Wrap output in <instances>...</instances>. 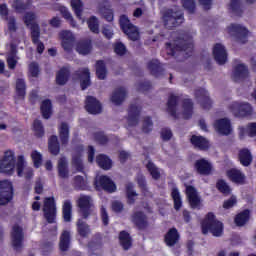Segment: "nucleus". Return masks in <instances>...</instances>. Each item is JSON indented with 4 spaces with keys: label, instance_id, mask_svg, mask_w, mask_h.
<instances>
[{
    "label": "nucleus",
    "instance_id": "obj_26",
    "mask_svg": "<svg viewBox=\"0 0 256 256\" xmlns=\"http://www.w3.org/2000/svg\"><path fill=\"white\" fill-rule=\"evenodd\" d=\"M127 97V91H125V88H118L113 91L110 101L114 105H121L123 101H125V98Z\"/></svg>",
    "mask_w": 256,
    "mask_h": 256
},
{
    "label": "nucleus",
    "instance_id": "obj_12",
    "mask_svg": "<svg viewBox=\"0 0 256 256\" xmlns=\"http://www.w3.org/2000/svg\"><path fill=\"white\" fill-rule=\"evenodd\" d=\"M16 171L18 177H26V179H31L33 177V169L27 166L25 156L23 155L17 156Z\"/></svg>",
    "mask_w": 256,
    "mask_h": 256
},
{
    "label": "nucleus",
    "instance_id": "obj_22",
    "mask_svg": "<svg viewBox=\"0 0 256 256\" xmlns=\"http://www.w3.org/2000/svg\"><path fill=\"white\" fill-rule=\"evenodd\" d=\"M213 55L219 65H225L227 63V50H225L223 44H216L214 46Z\"/></svg>",
    "mask_w": 256,
    "mask_h": 256
},
{
    "label": "nucleus",
    "instance_id": "obj_43",
    "mask_svg": "<svg viewBox=\"0 0 256 256\" xmlns=\"http://www.w3.org/2000/svg\"><path fill=\"white\" fill-rule=\"evenodd\" d=\"M119 241L123 249L127 250L131 247V236H129V233L125 231L120 232Z\"/></svg>",
    "mask_w": 256,
    "mask_h": 256
},
{
    "label": "nucleus",
    "instance_id": "obj_39",
    "mask_svg": "<svg viewBox=\"0 0 256 256\" xmlns=\"http://www.w3.org/2000/svg\"><path fill=\"white\" fill-rule=\"evenodd\" d=\"M245 133L249 137H256V122L249 123L247 127H240V136L244 137Z\"/></svg>",
    "mask_w": 256,
    "mask_h": 256
},
{
    "label": "nucleus",
    "instance_id": "obj_48",
    "mask_svg": "<svg viewBox=\"0 0 256 256\" xmlns=\"http://www.w3.org/2000/svg\"><path fill=\"white\" fill-rule=\"evenodd\" d=\"M89 68H83L81 70V87L82 90L88 88L91 85V80H89Z\"/></svg>",
    "mask_w": 256,
    "mask_h": 256
},
{
    "label": "nucleus",
    "instance_id": "obj_9",
    "mask_svg": "<svg viewBox=\"0 0 256 256\" xmlns=\"http://www.w3.org/2000/svg\"><path fill=\"white\" fill-rule=\"evenodd\" d=\"M227 33L232 37H236L238 43H247V35H249L247 28L239 24H231L227 27Z\"/></svg>",
    "mask_w": 256,
    "mask_h": 256
},
{
    "label": "nucleus",
    "instance_id": "obj_13",
    "mask_svg": "<svg viewBox=\"0 0 256 256\" xmlns=\"http://www.w3.org/2000/svg\"><path fill=\"white\" fill-rule=\"evenodd\" d=\"M11 243L15 251H21L23 248V228L17 224L12 227Z\"/></svg>",
    "mask_w": 256,
    "mask_h": 256
},
{
    "label": "nucleus",
    "instance_id": "obj_64",
    "mask_svg": "<svg viewBox=\"0 0 256 256\" xmlns=\"http://www.w3.org/2000/svg\"><path fill=\"white\" fill-rule=\"evenodd\" d=\"M29 73H30L31 77H38V75H39V65L35 62H32L29 65Z\"/></svg>",
    "mask_w": 256,
    "mask_h": 256
},
{
    "label": "nucleus",
    "instance_id": "obj_36",
    "mask_svg": "<svg viewBox=\"0 0 256 256\" xmlns=\"http://www.w3.org/2000/svg\"><path fill=\"white\" fill-rule=\"evenodd\" d=\"M35 19H37V15L35 14V12H27L23 18L26 27H30L31 33L33 29H35V27H39L38 24H35V22H33L35 21Z\"/></svg>",
    "mask_w": 256,
    "mask_h": 256
},
{
    "label": "nucleus",
    "instance_id": "obj_63",
    "mask_svg": "<svg viewBox=\"0 0 256 256\" xmlns=\"http://www.w3.org/2000/svg\"><path fill=\"white\" fill-rule=\"evenodd\" d=\"M183 7L188 13H195V0H183Z\"/></svg>",
    "mask_w": 256,
    "mask_h": 256
},
{
    "label": "nucleus",
    "instance_id": "obj_4",
    "mask_svg": "<svg viewBox=\"0 0 256 256\" xmlns=\"http://www.w3.org/2000/svg\"><path fill=\"white\" fill-rule=\"evenodd\" d=\"M164 25L168 29L177 27L183 23V12L177 10V8L167 10L163 15Z\"/></svg>",
    "mask_w": 256,
    "mask_h": 256
},
{
    "label": "nucleus",
    "instance_id": "obj_50",
    "mask_svg": "<svg viewBox=\"0 0 256 256\" xmlns=\"http://www.w3.org/2000/svg\"><path fill=\"white\" fill-rule=\"evenodd\" d=\"M77 229H78V233H79V235H81V237H87V235H89V233H91V230L89 229V225H87V223L83 222V220H78Z\"/></svg>",
    "mask_w": 256,
    "mask_h": 256
},
{
    "label": "nucleus",
    "instance_id": "obj_61",
    "mask_svg": "<svg viewBox=\"0 0 256 256\" xmlns=\"http://www.w3.org/2000/svg\"><path fill=\"white\" fill-rule=\"evenodd\" d=\"M148 69L153 73V75H157V72L161 71V66H159L158 60H152L148 63Z\"/></svg>",
    "mask_w": 256,
    "mask_h": 256
},
{
    "label": "nucleus",
    "instance_id": "obj_62",
    "mask_svg": "<svg viewBox=\"0 0 256 256\" xmlns=\"http://www.w3.org/2000/svg\"><path fill=\"white\" fill-rule=\"evenodd\" d=\"M114 51L116 55L123 56L127 53V48L125 47V44L119 42L115 44Z\"/></svg>",
    "mask_w": 256,
    "mask_h": 256
},
{
    "label": "nucleus",
    "instance_id": "obj_45",
    "mask_svg": "<svg viewBox=\"0 0 256 256\" xmlns=\"http://www.w3.org/2000/svg\"><path fill=\"white\" fill-rule=\"evenodd\" d=\"M42 115L44 119H49L51 117L52 109H51V100H44L40 106Z\"/></svg>",
    "mask_w": 256,
    "mask_h": 256
},
{
    "label": "nucleus",
    "instance_id": "obj_23",
    "mask_svg": "<svg viewBox=\"0 0 256 256\" xmlns=\"http://www.w3.org/2000/svg\"><path fill=\"white\" fill-rule=\"evenodd\" d=\"M32 37V43L36 46V51L40 55L45 51V44L39 40V37H41V31L39 29V26H35L33 28V31L31 32Z\"/></svg>",
    "mask_w": 256,
    "mask_h": 256
},
{
    "label": "nucleus",
    "instance_id": "obj_56",
    "mask_svg": "<svg viewBox=\"0 0 256 256\" xmlns=\"http://www.w3.org/2000/svg\"><path fill=\"white\" fill-rule=\"evenodd\" d=\"M216 187L218 191L220 193H223L224 195H229V193H231V188H229V185H227L226 181H223V180L218 181Z\"/></svg>",
    "mask_w": 256,
    "mask_h": 256
},
{
    "label": "nucleus",
    "instance_id": "obj_1",
    "mask_svg": "<svg viewBox=\"0 0 256 256\" xmlns=\"http://www.w3.org/2000/svg\"><path fill=\"white\" fill-rule=\"evenodd\" d=\"M179 96L171 94L168 98L167 111L168 113L177 119L179 115H182L183 119H191L193 115V100L186 98L182 101V109L179 110Z\"/></svg>",
    "mask_w": 256,
    "mask_h": 256
},
{
    "label": "nucleus",
    "instance_id": "obj_44",
    "mask_svg": "<svg viewBox=\"0 0 256 256\" xmlns=\"http://www.w3.org/2000/svg\"><path fill=\"white\" fill-rule=\"evenodd\" d=\"M96 75L98 79H105L107 77V68L105 67V63L103 61L96 62Z\"/></svg>",
    "mask_w": 256,
    "mask_h": 256
},
{
    "label": "nucleus",
    "instance_id": "obj_2",
    "mask_svg": "<svg viewBox=\"0 0 256 256\" xmlns=\"http://www.w3.org/2000/svg\"><path fill=\"white\" fill-rule=\"evenodd\" d=\"M209 231L214 237H221L223 235V223L215 219L213 213H208L202 222V233L207 235Z\"/></svg>",
    "mask_w": 256,
    "mask_h": 256
},
{
    "label": "nucleus",
    "instance_id": "obj_20",
    "mask_svg": "<svg viewBox=\"0 0 256 256\" xmlns=\"http://www.w3.org/2000/svg\"><path fill=\"white\" fill-rule=\"evenodd\" d=\"M96 187H102L104 191H108V193H113L117 189L115 183L110 180L107 176H98L96 177Z\"/></svg>",
    "mask_w": 256,
    "mask_h": 256
},
{
    "label": "nucleus",
    "instance_id": "obj_57",
    "mask_svg": "<svg viewBox=\"0 0 256 256\" xmlns=\"http://www.w3.org/2000/svg\"><path fill=\"white\" fill-rule=\"evenodd\" d=\"M33 129L37 137H43L45 131L43 130V124H41V121L35 120L33 124Z\"/></svg>",
    "mask_w": 256,
    "mask_h": 256
},
{
    "label": "nucleus",
    "instance_id": "obj_51",
    "mask_svg": "<svg viewBox=\"0 0 256 256\" xmlns=\"http://www.w3.org/2000/svg\"><path fill=\"white\" fill-rule=\"evenodd\" d=\"M88 27L92 33H99V20L97 17L92 16L87 21Z\"/></svg>",
    "mask_w": 256,
    "mask_h": 256
},
{
    "label": "nucleus",
    "instance_id": "obj_8",
    "mask_svg": "<svg viewBox=\"0 0 256 256\" xmlns=\"http://www.w3.org/2000/svg\"><path fill=\"white\" fill-rule=\"evenodd\" d=\"M174 45H176V48H173V44L171 43L167 44L166 49L169 55H175V51H186L187 54L193 51V39H191V37L178 40Z\"/></svg>",
    "mask_w": 256,
    "mask_h": 256
},
{
    "label": "nucleus",
    "instance_id": "obj_40",
    "mask_svg": "<svg viewBox=\"0 0 256 256\" xmlns=\"http://www.w3.org/2000/svg\"><path fill=\"white\" fill-rule=\"evenodd\" d=\"M70 237L71 234L69 231H64L60 237V251H67L69 249V243H70Z\"/></svg>",
    "mask_w": 256,
    "mask_h": 256
},
{
    "label": "nucleus",
    "instance_id": "obj_54",
    "mask_svg": "<svg viewBox=\"0 0 256 256\" xmlns=\"http://www.w3.org/2000/svg\"><path fill=\"white\" fill-rule=\"evenodd\" d=\"M71 7L75 11L78 19H81V12L83 11V2H81V0H72Z\"/></svg>",
    "mask_w": 256,
    "mask_h": 256
},
{
    "label": "nucleus",
    "instance_id": "obj_41",
    "mask_svg": "<svg viewBox=\"0 0 256 256\" xmlns=\"http://www.w3.org/2000/svg\"><path fill=\"white\" fill-rule=\"evenodd\" d=\"M171 195L174 201V209H176V211H179V209H181V207L183 206V200H181V193L179 192V189L173 188Z\"/></svg>",
    "mask_w": 256,
    "mask_h": 256
},
{
    "label": "nucleus",
    "instance_id": "obj_37",
    "mask_svg": "<svg viewBox=\"0 0 256 256\" xmlns=\"http://www.w3.org/2000/svg\"><path fill=\"white\" fill-rule=\"evenodd\" d=\"M91 49H93L91 41L79 42L76 46V51L79 55H89V53H91Z\"/></svg>",
    "mask_w": 256,
    "mask_h": 256
},
{
    "label": "nucleus",
    "instance_id": "obj_17",
    "mask_svg": "<svg viewBox=\"0 0 256 256\" xmlns=\"http://www.w3.org/2000/svg\"><path fill=\"white\" fill-rule=\"evenodd\" d=\"M194 96L196 101L200 103L203 109H211L213 101H211V98L209 97V92H207V90L203 88L196 89L194 92Z\"/></svg>",
    "mask_w": 256,
    "mask_h": 256
},
{
    "label": "nucleus",
    "instance_id": "obj_15",
    "mask_svg": "<svg viewBox=\"0 0 256 256\" xmlns=\"http://www.w3.org/2000/svg\"><path fill=\"white\" fill-rule=\"evenodd\" d=\"M214 129L220 135H231L233 133V126L229 118H220L214 122Z\"/></svg>",
    "mask_w": 256,
    "mask_h": 256
},
{
    "label": "nucleus",
    "instance_id": "obj_6",
    "mask_svg": "<svg viewBox=\"0 0 256 256\" xmlns=\"http://www.w3.org/2000/svg\"><path fill=\"white\" fill-rule=\"evenodd\" d=\"M120 27L123 33L127 35L128 39H130L131 41H138L140 37L139 28L131 23L129 17H127L126 15H122L120 17Z\"/></svg>",
    "mask_w": 256,
    "mask_h": 256
},
{
    "label": "nucleus",
    "instance_id": "obj_46",
    "mask_svg": "<svg viewBox=\"0 0 256 256\" xmlns=\"http://www.w3.org/2000/svg\"><path fill=\"white\" fill-rule=\"evenodd\" d=\"M12 9H14L16 13H23L29 9V3H25L23 0H14L12 3Z\"/></svg>",
    "mask_w": 256,
    "mask_h": 256
},
{
    "label": "nucleus",
    "instance_id": "obj_58",
    "mask_svg": "<svg viewBox=\"0 0 256 256\" xmlns=\"http://www.w3.org/2000/svg\"><path fill=\"white\" fill-rule=\"evenodd\" d=\"M31 158L35 167H40L41 163H43V156L37 150L31 153Z\"/></svg>",
    "mask_w": 256,
    "mask_h": 256
},
{
    "label": "nucleus",
    "instance_id": "obj_16",
    "mask_svg": "<svg viewBox=\"0 0 256 256\" xmlns=\"http://www.w3.org/2000/svg\"><path fill=\"white\" fill-rule=\"evenodd\" d=\"M232 79L235 83H241L245 79H249V68L243 63H239L234 67Z\"/></svg>",
    "mask_w": 256,
    "mask_h": 256
},
{
    "label": "nucleus",
    "instance_id": "obj_31",
    "mask_svg": "<svg viewBox=\"0 0 256 256\" xmlns=\"http://www.w3.org/2000/svg\"><path fill=\"white\" fill-rule=\"evenodd\" d=\"M177 241H179V233L177 232V229L172 228L165 236V243L168 247H173Z\"/></svg>",
    "mask_w": 256,
    "mask_h": 256
},
{
    "label": "nucleus",
    "instance_id": "obj_59",
    "mask_svg": "<svg viewBox=\"0 0 256 256\" xmlns=\"http://www.w3.org/2000/svg\"><path fill=\"white\" fill-rule=\"evenodd\" d=\"M142 131L144 133H149L150 131H153V122L151 121V118L149 117L144 118Z\"/></svg>",
    "mask_w": 256,
    "mask_h": 256
},
{
    "label": "nucleus",
    "instance_id": "obj_27",
    "mask_svg": "<svg viewBox=\"0 0 256 256\" xmlns=\"http://www.w3.org/2000/svg\"><path fill=\"white\" fill-rule=\"evenodd\" d=\"M132 223L138 227V229H145L147 227V216L143 212H136L131 217Z\"/></svg>",
    "mask_w": 256,
    "mask_h": 256
},
{
    "label": "nucleus",
    "instance_id": "obj_53",
    "mask_svg": "<svg viewBox=\"0 0 256 256\" xmlns=\"http://www.w3.org/2000/svg\"><path fill=\"white\" fill-rule=\"evenodd\" d=\"M133 183L129 182L126 185V191H127V197H128V201L129 203H135V198L137 197V192H135V190H133Z\"/></svg>",
    "mask_w": 256,
    "mask_h": 256
},
{
    "label": "nucleus",
    "instance_id": "obj_7",
    "mask_svg": "<svg viewBox=\"0 0 256 256\" xmlns=\"http://www.w3.org/2000/svg\"><path fill=\"white\" fill-rule=\"evenodd\" d=\"M0 171L6 175L15 173V152L7 150L0 161Z\"/></svg>",
    "mask_w": 256,
    "mask_h": 256
},
{
    "label": "nucleus",
    "instance_id": "obj_28",
    "mask_svg": "<svg viewBox=\"0 0 256 256\" xmlns=\"http://www.w3.org/2000/svg\"><path fill=\"white\" fill-rule=\"evenodd\" d=\"M227 177H229L230 181H233V183H238L239 185L245 183V174L237 169L228 170Z\"/></svg>",
    "mask_w": 256,
    "mask_h": 256
},
{
    "label": "nucleus",
    "instance_id": "obj_3",
    "mask_svg": "<svg viewBox=\"0 0 256 256\" xmlns=\"http://www.w3.org/2000/svg\"><path fill=\"white\" fill-rule=\"evenodd\" d=\"M228 110L234 117H251L253 115V106L247 102H231L228 105Z\"/></svg>",
    "mask_w": 256,
    "mask_h": 256
},
{
    "label": "nucleus",
    "instance_id": "obj_52",
    "mask_svg": "<svg viewBox=\"0 0 256 256\" xmlns=\"http://www.w3.org/2000/svg\"><path fill=\"white\" fill-rule=\"evenodd\" d=\"M71 211L72 205L70 201H65L63 205V217L64 221L69 222L71 221Z\"/></svg>",
    "mask_w": 256,
    "mask_h": 256
},
{
    "label": "nucleus",
    "instance_id": "obj_60",
    "mask_svg": "<svg viewBox=\"0 0 256 256\" xmlns=\"http://www.w3.org/2000/svg\"><path fill=\"white\" fill-rule=\"evenodd\" d=\"M87 185V181H85V178L82 177V176H76L74 178V186L77 188V189H85Z\"/></svg>",
    "mask_w": 256,
    "mask_h": 256
},
{
    "label": "nucleus",
    "instance_id": "obj_5",
    "mask_svg": "<svg viewBox=\"0 0 256 256\" xmlns=\"http://www.w3.org/2000/svg\"><path fill=\"white\" fill-rule=\"evenodd\" d=\"M77 205L84 219H87L89 215H93V213H95V204L93 202V198L89 195H80L77 200Z\"/></svg>",
    "mask_w": 256,
    "mask_h": 256
},
{
    "label": "nucleus",
    "instance_id": "obj_33",
    "mask_svg": "<svg viewBox=\"0 0 256 256\" xmlns=\"http://www.w3.org/2000/svg\"><path fill=\"white\" fill-rule=\"evenodd\" d=\"M96 162L99 167H101V169H104L105 171H109V169L113 167V162H111V159L103 154H100L96 157Z\"/></svg>",
    "mask_w": 256,
    "mask_h": 256
},
{
    "label": "nucleus",
    "instance_id": "obj_11",
    "mask_svg": "<svg viewBox=\"0 0 256 256\" xmlns=\"http://www.w3.org/2000/svg\"><path fill=\"white\" fill-rule=\"evenodd\" d=\"M44 216L48 223H54L57 217V208L54 198H45L43 206Z\"/></svg>",
    "mask_w": 256,
    "mask_h": 256
},
{
    "label": "nucleus",
    "instance_id": "obj_32",
    "mask_svg": "<svg viewBox=\"0 0 256 256\" xmlns=\"http://www.w3.org/2000/svg\"><path fill=\"white\" fill-rule=\"evenodd\" d=\"M58 132L62 145H67L69 143V125L61 123Z\"/></svg>",
    "mask_w": 256,
    "mask_h": 256
},
{
    "label": "nucleus",
    "instance_id": "obj_24",
    "mask_svg": "<svg viewBox=\"0 0 256 256\" xmlns=\"http://www.w3.org/2000/svg\"><path fill=\"white\" fill-rule=\"evenodd\" d=\"M98 13H100V15H103L106 21H113V10H111V5L109 4V2L104 1L100 3L98 6Z\"/></svg>",
    "mask_w": 256,
    "mask_h": 256
},
{
    "label": "nucleus",
    "instance_id": "obj_35",
    "mask_svg": "<svg viewBox=\"0 0 256 256\" xmlns=\"http://www.w3.org/2000/svg\"><path fill=\"white\" fill-rule=\"evenodd\" d=\"M58 175L62 179H67L69 177V168L67 167V159L60 158L58 160Z\"/></svg>",
    "mask_w": 256,
    "mask_h": 256
},
{
    "label": "nucleus",
    "instance_id": "obj_25",
    "mask_svg": "<svg viewBox=\"0 0 256 256\" xmlns=\"http://www.w3.org/2000/svg\"><path fill=\"white\" fill-rule=\"evenodd\" d=\"M238 159L244 167H249L251 163L253 162V154H251V151L247 148H243L239 151Z\"/></svg>",
    "mask_w": 256,
    "mask_h": 256
},
{
    "label": "nucleus",
    "instance_id": "obj_49",
    "mask_svg": "<svg viewBox=\"0 0 256 256\" xmlns=\"http://www.w3.org/2000/svg\"><path fill=\"white\" fill-rule=\"evenodd\" d=\"M249 221V210H244L240 214H238L235 218V223L238 227H243V225Z\"/></svg>",
    "mask_w": 256,
    "mask_h": 256
},
{
    "label": "nucleus",
    "instance_id": "obj_10",
    "mask_svg": "<svg viewBox=\"0 0 256 256\" xmlns=\"http://www.w3.org/2000/svg\"><path fill=\"white\" fill-rule=\"evenodd\" d=\"M13 199V184L10 181H0V205H7Z\"/></svg>",
    "mask_w": 256,
    "mask_h": 256
},
{
    "label": "nucleus",
    "instance_id": "obj_19",
    "mask_svg": "<svg viewBox=\"0 0 256 256\" xmlns=\"http://www.w3.org/2000/svg\"><path fill=\"white\" fill-rule=\"evenodd\" d=\"M195 169L200 175H211L213 173V165L204 158L195 162Z\"/></svg>",
    "mask_w": 256,
    "mask_h": 256
},
{
    "label": "nucleus",
    "instance_id": "obj_34",
    "mask_svg": "<svg viewBox=\"0 0 256 256\" xmlns=\"http://www.w3.org/2000/svg\"><path fill=\"white\" fill-rule=\"evenodd\" d=\"M69 75H70L69 68L63 67L62 69L59 70V72L56 75V83L58 85H65V83L69 81Z\"/></svg>",
    "mask_w": 256,
    "mask_h": 256
},
{
    "label": "nucleus",
    "instance_id": "obj_14",
    "mask_svg": "<svg viewBox=\"0 0 256 256\" xmlns=\"http://www.w3.org/2000/svg\"><path fill=\"white\" fill-rule=\"evenodd\" d=\"M59 39L64 51H72L73 44L75 43V34L69 30H62L59 32Z\"/></svg>",
    "mask_w": 256,
    "mask_h": 256
},
{
    "label": "nucleus",
    "instance_id": "obj_21",
    "mask_svg": "<svg viewBox=\"0 0 256 256\" xmlns=\"http://www.w3.org/2000/svg\"><path fill=\"white\" fill-rule=\"evenodd\" d=\"M86 111L90 113L91 115H99L101 113V103L95 99V97L88 96L86 98V105H85Z\"/></svg>",
    "mask_w": 256,
    "mask_h": 256
},
{
    "label": "nucleus",
    "instance_id": "obj_18",
    "mask_svg": "<svg viewBox=\"0 0 256 256\" xmlns=\"http://www.w3.org/2000/svg\"><path fill=\"white\" fill-rule=\"evenodd\" d=\"M186 195L192 209H201V196L193 186H186Z\"/></svg>",
    "mask_w": 256,
    "mask_h": 256
},
{
    "label": "nucleus",
    "instance_id": "obj_42",
    "mask_svg": "<svg viewBox=\"0 0 256 256\" xmlns=\"http://www.w3.org/2000/svg\"><path fill=\"white\" fill-rule=\"evenodd\" d=\"M48 147L52 155H59L60 148H59V139L57 138V136L50 137Z\"/></svg>",
    "mask_w": 256,
    "mask_h": 256
},
{
    "label": "nucleus",
    "instance_id": "obj_38",
    "mask_svg": "<svg viewBox=\"0 0 256 256\" xmlns=\"http://www.w3.org/2000/svg\"><path fill=\"white\" fill-rule=\"evenodd\" d=\"M139 121V108L136 106H131L128 116V125L130 127H133L134 125H137Z\"/></svg>",
    "mask_w": 256,
    "mask_h": 256
},
{
    "label": "nucleus",
    "instance_id": "obj_30",
    "mask_svg": "<svg viewBox=\"0 0 256 256\" xmlns=\"http://www.w3.org/2000/svg\"><path fill=\"white\" fill-rule=\"evenodd\" d=\"M147 171L151 175L152 179L159 181L161 179L162 171L155 165V163L148 161L146 164Z\"/></svg>",
    "mask_w": 256,
    "mask_h": 256
},
{
    "label": "nucleus",
    "instance_id": "obj_47",
    "mask_svg": "<svg viewBox=\"0 0 256 256\" xmlns=\"http://www.w3.org/2000/svg\"><path fill=\"white\" fill-rule=\"evenodd\" d=\"M27 91V85L25 84V80L23 79H17L16 80V92L19 97H22V99H25V95Z\"/></svg>",
    "mask_w": 256,
    "mask_h": 256
},
{
    "label": "nucleus",
    "instance_id": "obj_29",
    "mask_svg": "<svg viewBox=\"0 0 256 256\" xmlns=\"http://www.w3.org/2000/svg\"><path fill=\"white\" fill-rule=\"evenodd\" d=\"M190 141L192 145L197 149H201L202 151L209 149V141H207V139L203 138L202 136L193 135Z\"/></svg>",
    "mask_w": 256,
    "mask_h": 256
},
{
    "label": "nucleus",
    "instance_id": "obj_55",
    "mask_svg": "<svg viewBox=\"0 0 256 256\" xmlns=\"http://www.w3.org/2000/svg\"><path fill=\"white\" fill-rule=\"evenodd\" d=\"M60 12L62 13L64 19H67V21H69L72 27H77V23L75 22V20H73V16L66 7H61Z\"/></svg>",
    "mask_w": 256,
    "mask_h": 256
}]
</instances>
